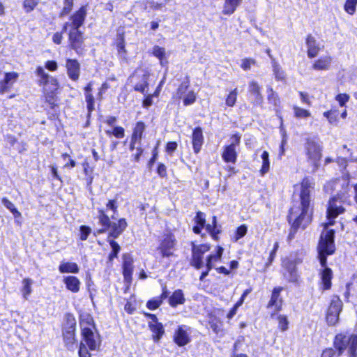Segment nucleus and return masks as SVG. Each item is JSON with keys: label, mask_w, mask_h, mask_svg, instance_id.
Listing matches in <instances>:
<instances>
[{"label": "nucleus", "mask_w": 357, "mask_h": 357, "mask_svg": "<svg viewBox=\"0 0 357 357\" xmlns=\"http://www.w3.org/2000/svg\"><path fill=\"white\" fill-rule=\"evenodd\" d=\"M105 206L106 208L103 207L97 208V218L101 227L94 231L93 234L97 236L108 231L106 241L109 244L112 250L107 255V264L112 265L114 260L118 258L121 250L120 245L115 239L124 232L128 227V222L125 218H120L116 222H113L107 214V210L112 211L114 214L117 213L119 203L116 199H109Z\"/></svg>", "instance_id": "obj_1"}, {"label": "nucleus", "mask_w": 357, "mask_h": 357, "mask_svg": "<svg viewBox=\"0 0 357 357\" xmlns=\"http://www.w3.org/2000/svg\"><path fill=\"white\" fill-rule=\"evenodd\" d=\"M343 212L344 208L341 205L339 198H332L329 201L327 209V218L329 220V222L324 225L326 231L321 234L318 245L320 264L324 268L321 273V278L325 289H328L331 287L333 275L331 269L326 267V257L332 255L335 251L334 231L333 229L328 230V227L333 224V220Z\"/></svg>", "instance_id": "obj_2"}, {"label": "nucleus", "mask_w": 357, "mask_h": 357, "mask_svg": "<svg viewBox=\"0 0 357 357\" xmlns=\"http://www.w3.org/2000/svg\"><path fill=\"white\" fill-rule=\"evenodd\" d=\"M314 188L311 181L305 177L301 183V206H294L291 208L288 215L289 223L295 233L299 227L305 228L312 220V209L310 206V193Z\"/></svg>", "instance_id": "obj_3"}, {"label": "nucleus", "mask_w": 357, "mask_h": 357, "mask_svg": "<svg viewBox=\"0 0 357 357\" xmlns=\"http://www.w3.org/2000/svg\"><path fill=\"white\" fill-rule=\"evenodd\" d=\"M61 331L64 347L68 351H74L77 345V321L73 313L64 314L63 320L61 324Z\"/></svg>", "instance_id": "obj_4"}, {"label": "nucleus", "mask_w": 357, "mask_h": 357, "mask_svg": "<svg viewBox=\"0 0 357 357\" xmlns=\"http://www.w3.org/2000/svg\"><path fill=\"white\" fill-rule=\"evenodd\" d=\"M194 225L192 230L195 234L199 235L203 229L205 228L206 232L214 240L219 238L218 235L220 234V230L217 227V219L215 216L213 217L211 224H206V214L201 211H197L193 218Z\"/></svg>", "instance_id": "obj_5"}, {"label": "nucleus", "mask_w": 357, "mask_h": 357, "mask_svg": "<svg viewBox=\"0 0 357 357\" xmlns=\"http://www.w3.org/2000/svg\"><path fill=\"white\" fill-rule=\"evenodd\" d=\"M333 344L338 351V356L347 351L349 357H357V335L337 334L335 337Z\"/></svg>", "instance_id": "obj_6"}, {"label": "nucleus", "mask_w": 357, "mask_h": 357, "mask_svg": "<svg viewBox=\"0 0 357 357\" xmlns=\"http://www.w3.org/2000/svg\"><path fill=\"white\" fill-rule=\"evenodd\" d=\"M84 33L81 30H69L67 33L66 47L78 56H83L87 51Z\"/></svg>", "instance_id": "obj_7"}, {"label": "nucleus", "mask_w": 357, "mask_h": 357, "mask_svg": "<svg viewBox=\"0 0 357 357\" xmlns=\"http://www.w3.org/2000/svg\"><path fill=\"white\" fill-rule=\"evenodd\" d=\"M190 78L189 75H186L178 86L173 97L178 102L182 100L183 106L185 107L194 104L197 100V94L193 90H190Z\"/></svg>", "instance_id": "obj_8"}, {"label": "nucleus", "mask_w": 357, "mask_h": 357, "mask_svg": "<svg viewBox=\"0 0 357 357\" xmlns=\"http://www.w3.org/2000/svg\"><path fill=\"white\" fill-rule=\"evenodd\" d=\"M176 244L177 240L174 234L171 231H168L164 233L159 238L156 250L162 258L172 257L174 256Z\"/></svg>", "instance_id": "obj_9"}, {"label": "nucleus", "mask_w": 357, "mask_h": 357, "mask_svg": "<svg viewBox=\"0 0 357 357\" xmlns=\"http://www.w3.org/2000/svg\"><path fill=\"white\" fill-rule=\"evenodd\" d=\"M59 84L57 86L45 88L43 89V96L44 102L46 103L50 109L54 110V113L48 116L50 120H56L60 115L59 106L61 100L58 96Z\"/></svg>", "instance_id": "obj_10"}, {"label": "nucleus", "mask_w": 357, "mask_h": 357, "mask_svg": "<svg viewBox=\"0 0 357 357\" xmlns=\"http://www.w3.org/2000/svg\"><path fill=\"white\" fill-rule=\"evenodd\" d=\"M305 151L307 160L312 166L311 172L314 173L320 166L321 148L316 142L308 139L305 144Z\"/></svg>", "instance_id": "obj_11"}, {"label": "nucleus", "mask_w": 357, "mask_h": 357, "mask_svg": "<svg viewBox=\"0 0 357 357\" xmlns=\"http://www.w3.org/2000/svg\"><path fill=\"white\" fill-rule=\"evenodd\" d=\"M146 318L151 319L148 323L149 329L151 331V338L154 342L158 343L165 335V328L163 324L158 321V319L155 314L144 312Z\"/></svg>", "instance_id": "obj_12"}, {"label": "nucleus", "mask_w": 357, "mask_h": 357, "mask_svg": "<svg viewBox=\"0 0 357 357\" xmlns=\"http://www.w3.org/2000/svg\"><path fill=\"white\" fill-rule=\"evenodd\" d=\"M146 129V125L143 121H136L133 124L129 144L130 151L135 150V145L141 144L145 137Z\"/></svg>", "instance_id": "obj_13"}, {"label": "nucleus", "mask_w": 357, "mask_h": 357, "mask_svg": "<svg viewBox=\"0 0 357 357\" xmlns=\"http://www.w3.org/2000/svg\"><path fill=\"white\" fill-rule=\"evenodd\" d=\"M342 309V302L338 297H333L327 310L326 320L329 326H335L339 321V315Z\"/></svg>", "instance_id": "obj_14"}, {"label": "nucleus", "mask_w": 357, "mask_h": 357, "mask_svg": "<svg viewBox=\"0 0 357 357\" xmlns=\"http://www.w3.org/2000/svg\"><path fill=\"white\" fill-rule=\"evenodd\" d=\"M210 245L206 243L198 245H192V257L190 259V265L195 269H200L203 266V255L209 251Z\"/></svg>", "instance_id": "obj_15"}, {"label": "nucleus", "mask_w": 357, "mask_h": 357, "mask_svg": "<svg viewBox=\"0 0 357 357\" xmlns=\"http://www.w3.org/2000/svg\"><path fill=\"white\" fill-rule=\"evenodd\" d=\"M137 70L138 69H135L129 77V79L132 81L134 78L139 79V81L134 84L132 89L136 92L144 94L149 86V79L151 76V73L148 70H143V74L139 76L137 75Z\"/></svg>", "instance_id": "obj_16"}, {"label": "nucleus", "mask_w": 357, "mask_h": 357, "mask_svg": "<svg viewBox=\"0 0 357 357\" xmlns=\"http://www.w3.org/2000/svg\"><path fill=\"white\" fill-rule=\"evenodd\" d=\"M87 15V5H82L71 14L69 17L70 30H80L79 28L84 25Z\"/></svg>", "instance_id": "obj_17"}, {"label": "nucleus", "mask_w": 357, "mask_h": 357, "mask_svg": "<svg viewBox=\"0 0 357 357\" xmlns=\"http://www.w3.org/2000/svg\"><path fill=\"white\" fill-rule=\"evenodd\" d=\"M35 74L38 77L37 84L39 86L43 87V89L45 88L57 86V85L59 84L58 79L47 73L40 66L36 67Z\"/></svg>", "instance_id": "obj_18"}, {"label": "nucleus", "mask_w": 357, "mask_h": 357, "mask_svg": "<svg viewBox=\"0 0 357 357\" xmlns=\"http://www.w3.org/2000/svg\"><path fill=\"white\" fill-rule=\"evenodd\" d=\"M122 275L126 284L128 287L132 282V274L134 271V260L132 255L129 253H124L122 255Z\"/></svg>", "instance_id": "obj_19"}, {"label": "nucleus", "mask_w": 357, "mask_h": 357, "mask_svg": "<svg viewBox=\"0 0 357 357\" xmlns=\"http://www.w3.org/2000/svg\"><path fill=\"white\" fill-rule=\"evenodd\" d=\"M298 263L296 260L286 259L283 261L284 278L289 282L296 283L298 280L299 275L297 273L296 265Z\"/></svg>", "instance_id": "obj_20"}, {"label": "nucleus", "mask_w": 357, "mask_h": 357, "mask_svg": "<svg viewBox=\"0 0 357 357\" xmlns=\"http://www.w3.org/2000/svg\"><path fill=\"white\" fill-rule=\"evenodd\" d=\"M190 139L193 152L195 154H198L201 151L204 143L203 128L200 126L194 128L192 131Z\"/></svg>", "instance_id": "obj_21"}, {"label": "nucleus", "mask_w": 357, "mask_h": 357, "mask_svg": "<svg viewBox=\"0 0 357 357\" xmlns=\"http://www.w3.org/2000/svg\"><path fill=\"white\" fill-rule=\"evenodd\" d=\"M66 70L68 77L73 81H77L80 75V63L77 59H66Z\"/></svg>", "instance_id": "obj_22"}, {"label": "nucleus", "mask_w": 357, "mask_h": 357, "mask_svg": "<svg viewBox=\"0 0 357 357\" xmlns=\"http://www.w3.org/2000/svg\"><path fill=\"white\" fill-rule=\"evenodd\" d=\"M19 73L15 71L4 73L3 78L0 80V94L8 91L19 77Z\"/></svg>", "instance_id": "obj_23"}, {"label": "nucleus", "mask_w": 357, "mask_h": 357, "mask_svg": "<svg viewBox=\"0 0 357 357\" xmlns=\"http://www.w3.org/2000/svg\"><path fill=\"white\" fill-rule=\"evenodd\" d=\"M79 323L81 333L86 331H98L93 317L89 312H82L79 314Z\"/></svg>", "instance_id": "obj_24"}, {"label": "nucleus", "mask_w": 357, "mask_h": 357, "mask_svg": "<svg viewBox=\"0 0 357 357\" xmlns=\"http://www.w3.org/2000/svg\"><path fill=\"white\" fill-rule=\"evenodd\" d=\"M241 136L234 135L231 138V144L225 149V161L234 163L236 159V146L240 142Z\"/></svg>", "instance_id": "obj_25"}, {"label": "nucleus", "mask_w": 357, "mask_h": 357, "mask_svg": "<svg viewBox=\"0 0 357 357\" xmlns=\"http://www.w3.org/2000/svg\"><path fill=\"white\" fill-rule=\"evenodd\" d=\"M283 290L282 287H278L273 289L271 297V300L268 302V307H273L274 313L271 314V317L273 318L275 314L281 310L282 306V299L280 297V293Z\"/></svg>", "instance_id": "obj_26"}, {"label": "nucleus", "mask_w": 357, "mask_h": 357, "mask_svg": "<svg viewBox=\"0 0 357 357\" xmlns=\"http://www.w3.org/2000/svg\"><path fill=\"white\" fill-rule=\"evenodd\" d=\"M162 292L158 296L153 297L149 299L146 304V307L150 310H155L158 309L162 303L163 301L168 298L169 291L165 284L161 287Z\"/></svg>", "instance_id": "obj_27"}, {"label": "nucleus", "mask_w": 357, "mask_h": 357, "mask_svg": "<svg viewBox=\"0 0 357 357\" xmlns=\"http://www.w3.org/2000/svg\"><path fill=\"white\" fill-rule=\"evenodd\" d=\"M98 335V331H86L84 333H81L82 340L85 342V344L90 351L98 350L100 347V342H97L95 340V334Z\"/></svg>", "instance_id": "obj_28"}, {"label": "nucleus", "mask_w": 357, "mask_h": 357, "mask_svg": "<svg viewBox=\"0 0 357 357\" xmlns=\"http://www.w3.org/2000/svg\"><path fill=\"white\" fill-rule=\"evenodd\" d=\"M173 340L178 347H184L190 342V337L183 326H180L174 332Z\"/></svg>", "instance_id": "obj_29"}, {"label": "nucleus", "mask_w": 357, "mask_h": 357, "mask_svg": "<svg viewBox=\"0 0 357 357\" xmlns=\"http://www.w3.org/2000/svg\"><path fill=\"white\" fill-rule=\"evenodd\" d=\"M331 63L332 57L330 55L322 56L314 61L312 68L317 71H326L331 68Z\"/></svg>", "instance_id": "obj_30"}, {"label": "nucleus", "mask_w": 357, "mask_h": 357, "mask_svg": "<svg viewBox=\"0 0 357 357\" xmlns=\"http://www.w3.org/2000/svg\"><path fill=\"white\" fill-rule=\"evenodd\" d=\"M306 46L307 48V56L309 58L315 57L319 52L321 47L319 43L311 35H308L306 38Z\"/></svg>", "instance_id": "obj_31"}, {"label": "nucleus", "mask_w": 357, "mask_h": 357, "mask_svg": "<svg viewBox=\"0 0 357 357\" xmlns=\"http://www.w3.org/2000/svg\"><path fill=\"white\" fill-rule=\"evenodd\" d=\"M63 283L66 288L72 293H77L80 290L81 282L74 275H68L63 278Z\"/></svg>", "instance_id": "obj_32"}, {"label": "nucleus", "mask_w": 357, "mask_h": 357, "mask_svg": "<svg viewBox=\"0 0 357 357\" xmlns=\"http://www.w3.org/2000/svg\"><path fill=\"white\" fill-rule=\"evenodd\" d=\"M115 47L116 49L118 55L121 57L125 58L127 55V50L126 48V39H125V32L121 31L116 34V40L114 43Z\"/></svg>", "instance_id": "obj_33"}, {"label": "nucleus", "mask_w": 357, "mask_h": 357, "mask_svg": "<svg viewBox=\"0 0 357 357\" xmlns=\"http://www.w3.org/2000/svg\"><path fill=\"white\" fill-rule=\"evenodd\" d=\"M185 301L183 292L178 289L173 291L172 295L168 296L169 305L172 307H176L179 305H183Z\"/></svg>", "instance_id": "obj_34"}, {"label": "nucleus", "mask_w": 357, "mask_h": 357, "mask_svg": "<svg viewBox=\"0 0 357 357\" xmlns=\"http://www.w3.org/2000/svg\"><path fill=\"white\" fill-rule=\"evenodd\" d=\"M249 92L255 97V102L257 105H261L263 102V96L261 93V87L259 84L252 80L248 86Z\"/></svg>", "instance_id": "obj_35"}, {"label": "nucleus", "mask_w": 357, "mask_h": 357, "mask_svg": "<svg viewBox=\"0 0 357 357\" xmlns=\"http://www.w3.org/2000/svg\"><path fill=\"white\" fill-rule=\"evenodd\" d=\"M208 324L210 328H211L215 333L218 334L222 331V322L221 319L213 312L208 314Z\"/></svg>", "instance_id": "obj_36"}, {"label": "nucleus", "mask_w": 357, "mask_h": 357, "mask_svg": "<svg viewBox=\"0 0 357 357\" xmlns=\"http://www.w3.org/2000/svg\"><path fill=\"white\" fill-rule=\"evenodd\" d=\"M223 252V248L221 246H218L217 251L214 254H211L207 257L206 266L209 269H212L216 262L219 261L221 259Z\"/></svg>", "instance_id": "obj_37"}, {"label": "nucleus", "mask_w": 357, "mask_h": 357, "mask_svg": "<svg viewBox=\"0 0 357 357\" xmlns=\"http://www.w3.org/2000/svg\"><path fill=\"white\" fill-rule=\"evenodd\" d=\"M59 271L61 273H78L79 268L75 262H64L59 266Z\"/></svg>", "instance_id": "obj_38"}, {"label": "nucleus", "mask_w": 357, "mask_h": 357, "mask_svg": "<svg viewBox=\"0 0 357 357\" xmlns=\"http://www.w3.org/2000/svg\"><path fill=\"white\" fill-rule=\"evenodd\" d=\"M85 101L86 102L87 109V122L86 126L89 124L90 119L93 112L95 110V98L93 94L84 95Z\"/></svg>", "instance_id": "obj_39"}, {"label": "nucleus", "mask_w": 357, "mask_h": 357, "mask_svg": "<svg viewBox=\"0 0 357 357\" xmlns=\"http://www.w3.org/2000/svg\"><path fill=\"white\" fill-rule=\"evenodd\" d=\"M22 287L20 289L22 296L24 299H27L29 296L31 294L32 289L31 284L33 281L29 278H25L22 281Z\"/></svg>", "instance_id": "obj_40"}, {"label": "nucleus", "mask_w": 357, "mask_h": 357, "mask_svg": "<svg viewBox=\"0 0 357 357\" xmlns=\"http://www.w3.org/2000/svg\"><path fill=\"white\" fill-rule=\"evenodd\" d=\"M271 63L275 79L281 81L284 80L285 73L284 70L282 69L280 64L275 61V59H272Z\"/></svg>", "instance_id": "obj_41"}, {"label": "nucleus", "mask_w": 357, "mask_h": 357, "mask_svg": "<svg viewBox=\"0 0 357 357\" xmlns=\"http://www.w3.org/2000/svg\"><path fill=\"white\" fill-rule=\"evenodd\" d=\"M74 6V0H63V8L59 13V17H63L71 13Z\"/></svg>", "instance_id": "obj_42"}, {"label": "nucleus", "mask_w": 357, "mask_h": 357, "mask_svg": "<svg viewBox=\"0 0 357 357\" xmlns=\"http://www.w3.org/2000/svg\"><path fill=\"white\" fill-rule=\"evenodd\" d=\"M242 0H225V14L233 13Z\"/></svg>", "instance_id": "obj_43"}, {"label": "nucleus", "mask_w": 357, "mask_h": 357, "mask_svg": "<svg viewBox=\"0 0 357 357\" xmlns=\"http://www.w3.org/2000/svg\"><path fill=\"white\" fill-rule=\"evenodd\" d=\"M69 22H66L62 25V29L60 31H56L52 35V40L55 45H59L62 43L63 40V32L66 31Z\"/></svg>", "instance_id": "obj_44"}, {"label": "nucleus", "mask_w": 357, "mask_h": 357, "mask_svg": "<svg viewBox=\"0 0 357 357\" xmlns=\"http://www.w3.org/2000/svg\"><path fill=\"white\" fill-rule=\"evenodd\" d=\"M107 135L114 136L117 139H122L125 137V129L121 126H115L112 130L105 131Z\"/></svg>", "instance_id": "obj_45"}, {"label": "nucleus", "mask_w": 357, "mask_h": 357, "mask_svg": "<svg viewBox=\"0 0 357 357\" xmlns=\"http://www.w3.org/2000/svg\"><path fill=\"white\" fill-rule=\"evenodd\" d=\"M251 289H247L242 294L240 300L234 305L233 308L229 311L227 314L228 319H231L236 313L237 309L243 304L245 297L250 293Z\"/></svg>", "instance_id": "obj_46"}, {"label": "nucleus", "mask_w": 357, "mask_h": 357, "mask_svg": "<svg viewBox=\"0 0 357 357\" xmlns=\"http://www.w3.org/2000/svg\"><path fill=\"white\" fill-rule=\"evenodd\" d=\"M1 203L13 213L15 218L21 217V213L7 197H3L1 199Z\"/></svg>", "instance_id": "obj_47"}, {"label": "nucleus", "mask_w": 357, "mask_h": 357, "mask_svg": "<svg viewBox=\"0 0 357 357\" xmlns=\"http://www.w3.org/2000/svg\"><path fill=\"white\" fill-rule=\"evenodd\" d=\"M261 157L262 159V166L260 169V173L261 175L264 176L268 172L270 169L269 154L266 151H263Z\"/></svg>", "instance_id": "obj_48"}, {"label": "nucleus", "mask_w": 357, "mask_h": 357, "mask_svg": "<svg viewBox=\"0 0 357 357\" xmlns=\"http://www.w3.org/2000/svg\"><path fill=\"white\" fill-rule=\"evenodd\" d=\"M153 55L160 60V65L163 66V60L166 59V51L162 47L155 45L153 47Z\"/></svg>", "instance_id": "obj_49"}, {"label": "nucleus", "mask_w": 357, "mask_h": 357, "mask_svg": "<svg viewBox=\"0 0 357 357\" xmlns=\"http://www.w3.org/2000/svg\"><path fill=\"white\" fill-rule=\"evenodd\" d=\"M40 0H24L22 3L23 8L27 13L33 11L38 5Z\"/></svg>", "instance_id": "obj_50"}, {"label": "nucleus", "mask_w": 357, "mask_h": 357, "mask_svg": "<svg viewBox=\"0 0 357 357\" xmlns=\"http://www.w3.org/2000/svg\"><path fill=\"white\" fill-rule=\"evenodd\" d=\"M294 115L298 119H307L310 116V112L305 109L299 107L298 106H294L293 107Z\"/></svg>", "instance_id": "obj_51"}, {"label": "nucleus", "mask_w": 357, "mask_h": 357, "mask_svg": "<svg viewBox=\"0 0 357 357\" xmlns=\"http://www.w3.org/2000/svg\"><path fill=\"white\" fill-rule=\"evenodd\" d=\"M248 231V227L245 225H242L240 227H238L232 237V239L234 241L236 242L238 239L243 238Z\"/></svg>", "instance_id": "obj_52"}, {"label": "nucleus", "mask_w": 357, "mask_h": 357, "mask_svg": "<svg viewBox=\"0 0 357 357\" xmlns=\"http://www.w3.org/2000/svg\"><path fill=\"white\" fill-rule=\"evenodd\" d=\"M278 321V328L282 331H286L289 328V321L287 317L283 314H279L277 317Z\"/></svg>", "instance_id": "obj_53"}, {"label": "nucleus", "mask_w": 357, "mask_h": 357, "mask_svg": "<svg viewBox=\"0 0 357 357\" xmlns=\"http://www.w3.org/2000/svg\"><path fill=\"white\" fill-rule=\"evenodd\" d=\"M91 233V229L89 226L82 225L79 227V239L81 241H86Z\"/></svg>", "instance_id": "obj_54"}, {"label": "nucleus", "mask_w": 357, "mask_h": 357, "mask_svg": "<svg viewBox=\"0 0 357 357\" xmlns=\"http://www.w3.org/2000/svg\"><path fill=\"white\" fill-rule=\"evenodd\" d=\"M156 173L162 178H167L168 176L167 174V166L162 162H158L156 167Z\"/></svg>", "instance_id": "obj_55"}, {"label": "nucleus", "mask_w": 357, "mask_h": 357, "mask_svg": "<svg viewBox=\"0 0 357 357\" xmlns=\"http://www.w3.org/2000/svg\"><path fill=\"white\" fill-rule=\"evenodd\" d=\"M356 5L357 0H347L344 4V10L348 14L353 15L356 11Z\"/></svg>", "instance_id": "obj_56"}, {"label": "nucleus", "mask_w": 357, "mask_h": 357, "mask_svg": "<svg viewBox=\"0 0 357 357\" xmlns=\"http://www.w3.org/2000/svg\"><path fill=\"white\" fill-rule=\"evenodd\" d=\"M82 166L83 167L84 174L86 176H90V183H91L93 177L91 175L93 172V168L91 167L90 163L87 158H85L84 161L82 162Z\"/></svg>", "instance_id": "obj_57"}, {"label": "nucleus", "mask_w": 357, "mask_h": 357, "mask_svg": "<svg viewBox=\"0 0 357 357\" xmlns=\"http://www.w3.org/2000/svg\"><path fill=\"white\" fill-rule=\"evenodd\" d=\"M255 59L251 58H245L241 60L240 66L244 70H249L252 66H255Z\"/></svg>", "instance_id": "obj_58"}, {"label": "nucleus", "mask_w": 357, "mask_h": 357, "mask_svg": "<svg viewBox=\"0 0 357 357\" xmlns=\"http://www.w3.org/2000/svg\"><path fill=\"white\" fill-rule=\"evenodd\" d=\"M110 88V85L107 82L101 84L98 89L97 99L101 101L103 99V94Z\"/></svg>", "instance_id": "obj_59"}, {"label": "nucleus", "mask_w": 357, "mask_h": 357, "mask_svg": "<svg viewBox=\"0 0 357 357\" xmlns=\"http://www.w3.org/2000/svg\"><path fill=\"white\" fill-rule=\"evenodd\" d=\"M146 3H149V8L153 10H160L163 6L164 3L154 1L153 0H146V3L144 7V10H147L148 7Z\"/></svg>", "instance_id": "obj_60"}, {"label": "nucleus", "mask_w": 357, "mask_h": 357, "mask_svg": "<svg viewBox=\"0 0 357 357\" xmlns=\"http://www.w3.org/2000/svg\"><path fill=\"white\" fill-rule=\"evenodd\" d=\"M136 152L131 155V160L135 162H139L141 160V157L144 154V150L141 146H136Z\"/></svg>", "instance_id": "obj_61"}, {"label": "nucleus", "mask_w": 357, "mask_h": 357, "mask_svg": "<svg viewBox=\"0 0 357 357\" xmlns=\"http://www.w3.org/2000/svg\"><path fill=\"white\" fill-rule=\"evenodd\" d=\"M237 98V92L236 89H235L234 91H231L230 93L228 95L227 99H226V104L229 107H232L234 105Z\"/></svg>", "instance_id": "obj_62"}, {"label": "nucleus", "mask_w": 357, "mask_h": 357, "mask_svg": "<svg viewBox=\"0 0 357 357\" xmlns=\"http://www.w3.org/2000/svg\"><path fill=\"white\" fill-rule=\"evenodd\" d=\"M79 357H91V354L89 351V348L86 347L83 342H81L78 350Z\"/></svg>", "instance_id": "obj_63"}, {"label": "nucleus", "mask_w": 357, "mask_h": 357, "mask_svg": "<svg viewBox=\"0 0 357 357\" xmlns=\"http://www.w3.org/2000/svg\"><path fill=\"white\" fill-rule=\"evenodd\" d=\"M178 147V144L175 141H169L165 145V151L169 155H172Z\"/></svg>", "instance_id": "obj_64"}]
</instances>
